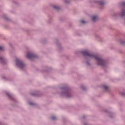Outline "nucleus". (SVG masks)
I'll return each mask as SVG.
<instances>
[{"instance_id":"obj_14","label":"nucleus","mask_w":125,"mask_h":125,"mask_svg":"<svg viewBox=\"0 0 125 125\" xmlns=\"http://www.w3.org/2000/svg\"><path fill=\"white\" fill-rule=\"evenodd\" d=\"M0 60H1V61H3V59L0 58Z\"/></svg>"},{"instance_id":"obj_5","label":"nucleus","mask_w":125,"mask_h":125,"mask_svg":"<svg viewBox=\"0 0 125 125\" xmlns=\"http://www.w3.org/2000/svg\"><path fill=\"white\" fill-rule=\"evenodd\" d=\"M92 20L93 22H95V21H97V20H98V16H93L92 18Z\"/></svg>"},{"instance_id":"obj_13","label":"nucleus","mask_w":125,"mask_h":125,"mask_svg":"<svg viewBox=\"0 0 125 125\" xmlns=\"http://www.w3.org/2000/svg\"><path fill=\"white\" fill-rule=\"evenodd\" d=\"M54 8H55L56 9H57L58 8L57 7L54 6Z\"/></svg>"},{"instance_id":"obj_9","label":"nucleus","mask_w":125,"mask_h":125,"mask_svg":"<svg viewBox=\"0 0 125 125\" xmlns=\"http://www.w3.org/2000/svg\"><path fill=\"white\" fill-rule=\"evenodd\" d=\"M81 23H83V24H84L85 23V21H81Z\"/></svg>"},{"instance_id":"obj_3","label":"nucleus","mask_w":125,"mask_h":125,"mask_svg":"<svg viewBox=\"0 0 125 125\" xmlns=\"http://www.w3.org/2000/svg\"><path fill=\"white\" fill-rule=\"evenodd\" d=\"M82 54H83V55H84L85 56H89L90 57H93V56L89 54V53H88V52L87 51H83Z\"/></svg>"},{"instance_id":"obj_11","label":"nucleus","mask_w":125,"mask_h":125,"mask_svg":"<svg viewBox=\"0 0 125 125\" xmlns=\"http://www.w3.org/2000/svg\"><path fill=\"white\" fill-rule=\"evenodd\" d=\"M105 89H107L108 87L107 86H104Z\"/></svg>"},{"instance_id":"obj_7","label":"nucleus","mask_w":125,"mask_h":125,"mask_svg":"<svg viewBox=\"0 0 125 125\" xmlns=\"http://www.w3.org/2000/svg\"><path fill=\"white\" fill-rule=\"evenodd\" d=\"M52 120L54 121V120H56V118H55V117L53 116V117H52Z\"/></svg>"},{"instance_id":"obj_1","label":"nucleus","mask_w":125,"mask_h":125,"mask_svg":"<svg viewBox=\"0 0 125 125\" xmlns=\"http://www.w3.org/2000/svg\"><path fill=\"white\" fill-rule=\"evenodd\" d=\"M16 65L18 67H19L21 69H23L25 68V64L23 63L22 61L20 60L19 59H17L16 60Z\"/></svg>"},{"instance_id":"obj_8","label":"nucleus","mask_w":125,"mask_h":125,"mask_svg":"<svg viewBox=\"0 0 125 125\" xmlns=\"http://www.w3.org/2000/svg\"><path fill=\"white\" fill-rule=\"evenodd\" d=\"M3 49V47L2 46H0V50H2Z\"/></svg>"},{"instance_id":"obj_4","label":"nucleus","mask_w":125,"mask_h":125,"mask_svg":"<svg viewBox=\"0 0 125 125\" xmlns=\"http://www.w3.org/2000/svg\"><path fill=\"white\" fill-rule=\"evenodd\" d=\"M26 57L27 58H28V59H31V58H33V57H35V55H34L32 54L29 53V54H27V55H26Z\"/></svg>"},{"instance_id":"obj_10","label":"nucleus","mask_w":125,"mask_h":125,"mask_svg":"<svg viewBox=\"0 0 125 125\" xmlns=\"http://www.w3.org/2000/svg\"><path fill=\"white\" fill-rule=\"evenodd\" d=\"M104 4V2H100V4H101L102 5H103Z\"/></svg>"},{"instance_id":"obj_2","label":"nucleus","mask_w":125,"mask_h":125,"mask_svg":"<svg viewBox=\"0 0 125 125\" xmlns=\"http://www.w3.org/2000/svg\"><path fill=\"white\" fill-rule=\"evenodd\" d=\"M94 57L96 59L98 65H101V66H102L103 64H104V61H103V60L98 58V57L95 56Z\"/></svg>"},{"instance_id":"obj_15","label":"nucleus","mask_w":125,"mask_h":125,"mask_svg":"<svg viewBox=\"0 0 125 125\" xmlns=\"http://www.w3.org/2000/svg\"><path fill=\"white\" fill-rule=\"evenodd\" d=\"M30 105H32V104L30 103Z\"/></svg>"},{"instance_id":"obj_12","label":"nucleus","mask_w":125,"mask_h":125,"mask_svg":"<svg viewBox=\"0 0 125 125\" xmlns=\"http://www.w3.org/2000/svg\"><path fill=\"white\" fill-rule=\"evenodd\" d=\"M122 4H123V5H124V6H125V2H123Z\"/></svg>"},{"instance_id":"obj_6","label":"nucleus","mask_w":125,"mask_h":125,"mask_svg":"<svg viewBox=\"0 0 125 125\" xmlns=\"http://www.w3.org/2000/svg\"><path fill=\"white\" fill-rule=\"evenodd\" d=\"M125 11L123 10L121 14V16H125Z\"/></svg>"}]
</instances>
